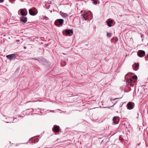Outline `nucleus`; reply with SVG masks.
<instances>
[{"label":"nucleus","instance_id":"obj_2","mask_svg":"<svg viewBox=\"0 0 148 148\" xmlns=\"http://www.w3.org/2000/svg\"><path fill=\"white\" fill-rule=\"evenodd\" d=\"M89 16V14H88V13L86 12H84V13L82 14L81 16V18L83 19H84L86 21L88 19Z\"/></svg>","mask_w":148,"mask_h":148},{"label":"nucleus","instance_id":"obj_21","mask_svg":"<svg viewBox=\"0 0 148 148\" xmlns=\"http://www.w3.org/2000/svg\"><path fill=\"white\" fill-rule=\"evenodd\" d=\"M3 2V0H0V3H2Z\"/></svg>","mask_w":148,"mask_h":148},{"label":"nucleus","instance_id":"obj_12","mask_svg":"<svg viewBox=\"0 0 148 148\" xmlns=\"http://www.w3.org/2000/svg\"><path fill=\"white\" fill-rule=\"evenodd\" d=\"M20 10V13L21 15L23 16H25L27 15V12L26 13H24V12L22 9H21Z\"/></svg>","mask_w":148,"mask_h":148},{"label":"nucleus","instance_id":"obj_5","mask_svg":"<svg viewBox=\"0 0 148 148\" xmlns=\"http://www.w3.org/2000/svg\"><path fill=\"white\" fill-rule=\"evenodd\" d=\"M6 57L10 60H14L16 58L15 55L13 54L7 55Z\"/></svg>","mask_w":148,"mask_h":148},{"label":"nucleus","instance_id":"obj_6","mask_svg":"<svg viewBox=\"0 0 148 148\" xmlns=\"http://www.w3.org/2000/svg\"><path fill=\"white\" fill-rule=\"evenodd\" d=\"M59 127L58 126L55 125L52 128V130L55 133H57L59 132Z\"/></svg>","mask_w":148,"mask_h":148},{"label":"nucleus","instance_id":"obj_3","mask_svg":"<svg viewBox=\"0 0 148 148\" xmlns=\"http://www.w3.org/2000/svg\"><path fill=\"white\" fill-rule=\"evenodd\" d=\"M62 32L64 35L67 36L68 34H73V31L72 29H65Z\"/></svg>","mask_w":148,"mask_h":148},{"label":"nucleus","instance_id":"obj_1","mask_svg":"<svg viewBox=\"0 0 148 148\" xmlns=\"http://www.w3.org/2000/svg\"><path fill=\"white\" fill-rule=\"evenodd\" d=\"M64 21V20L62 19H58L55 21V24L56 26L59 27L62 26Z\"/></svg>","mask_w":148,"mask_h":148},{"label":"nucleus","instance_id":"obj_15","mask_svg":"<svg viewBox=\"0 0 148 148\" xmlns=\"http://www.w3.org/2000/svg\"><path fill=\"white\" fill-rule=\"evenodd\" d=\"M61 65L63 66H65L66 64V62L64 61H62L61 62Z\"/></svg>","mask_w":148,"mask_h":148},{"label":"nucleus","instance_id":"obj_28","mask_svg":"<svg viewBox=\"0 0 148 148\" xmlns=\"http://www.w3.org/2000/svg\"><path fill=\"white\" fill-rule=\"evenodd\" d=\"M32 102H35V101H32Z\"/></svg>","mask_w":148,"mask_h":148},{"label":"nucleus","instance_id":"obj_27","mask_svg":"<svg viewBox=\"0 0 148 148\" xmlns=\"http://www.w3.org/2000/svg\"><path fill=\"white\" fill-rule=\"evenodd\" d=\"M17 41H19V40H17Z\"/></svg>","mask_w":148,"mask_h":148},{"label":"nucleus","instance_id":"obj_16","mask_svg":"<svg viewBox=\"0 0 148 148\" xmlns=\"http://www.w3.org/2000/svg\"><path fill=\"white\" fill-rule=\"evenodd\" d=\"M92 1H93V3L94 4L96 5L97 4V2L96 1V0H92Z\"/></svg>","mask_w":148,"mask_h":148},{"label":"nucleus","instance_id":"obj_23","mask_svg":"<svg viewBox=\"0 0 148 148\" xmlns=\"http://www.w3.org/2000/svg\"><path fill=\"white\" fill-rule=\"evenodd\" d=\"M31 101H27L26 102V103H29V102H31Z\"/></svg>","mask_w":148,"mask_h":148},{"label":"nucleus","instance_id":"obj_9","mask_svg":"<svg viewBox=\"0 0 148 148\" xmlns=\"http://www.w3.org/2000/svg\"><path fill=\"white\" fill-rule=\"evenodd\" d=\"M113 123L115 124H117L119 122V119L116 117H114L113 119Z\"/></svg>","mask_w":148,"mask_h":148},{"label":"nucleus","instance_id":"obj_10","mask_svg":"<svg viewBox=\"0 0 148 148\" xmlns=\"http://www.w3.org/2000/svg\"><path fill=\"white\" fill-rule=\"evenodd\" d=\"M60 15L62 17L64 18H68V15L67 13L60 12Z\"/></svg>","mask_w":148,"mask_h":148},{"label":"nucleus","instance_id":"obj_4","mask_svg":"<svg viewBox=\"0 0 148 148\" xmlns=\"http://www.w3.org/2000/svg\"><path fill=\"white\" fill-rule=\"evenodd\" d=\"M138 56L140 57H143L145 55V51L142 50H138L137 52Z\"/></svg>","mask_w":148,"mask_h":148},{"label":"nucleus","instance_id":"obj_7","mask_svg":"<svg viewBox=\"0 0 148 148\" xmlns=\"http://www.w3.org/2000/svg\"><path fill=\"white\" fill-rule=\"evenodd\" d=\"M133 104H134V103L132 102H129L127 105V109L129 110H131L133 109L134 108V106L133 105Z\"/></svg>","mask_w":148,"mask_h":148},{"label":"nucleus","instance_id":"obj_24","mask_svg":"<svg viewBox=\"0 0 148 148\" xmlns=\"http://www.w3.org/2000/svg\"><path fill=\"white\" fill-rule=\"evenodd\" d=\"M16 0H13L14 1H15ZM10 1H13V0H10Z\"/></svg>","mask_w":148,"mask_h":148},{"label":"nucleus","instance_id":"obj_17","mask_svg":"<svg viewBox=\"0 0 148 148\" xmlns=\"http://www.w3.org/2000/svg\"><path fill=\"white\" fill-rule=\"evenodd\" d=\"M133 79H137V77L136 75H134L133 76Z\"/></svg>","mask_w":148,"mask_h":148},{"label":"nucleus","instance_id":"obj_18","mask_svg":"<svg viewBox=\"0 0 148 148\" xmlns=\"http://www.w3.org/2000/svg\"><path fill=\"white\" fill-rule=\"evenodd\" d=\"M107 36L109 37H110L111 36V34L110 33H107Z\"/></svg>","mask_w":148,"mask_h":148},{"label":"nucleus","instance_id":"obj_25","mask_svg":"<svg viewBox=\"0 0 148 148\" xmlns=\"http://www.w3.org/2000/svg\"><path fill=\"white\" fill-rule=\"evenodd\" d=\"M26 47H24V48H25V49H26Z\"/></svg>","mask_w":148,"mask_h":148},{"label":"nucleus","instance_id":"obj_14","mask_svg":"<svg viewBox=\"0 0 148 148\" xmlns=\"http://www.w3.org/2000/svg\"><path fill=\"white\" fill-rule=\"evenodd\" d=\"M132 80V78H130L128 80H127L126 81V84H129V83L131 82Z\"/></svg>","mask_w":148,"mask_h":148},{"label":"nucleus","instance_id":"obj_19","mask_svg":"<svg viewBox=\"0 0 148 148\" xmlns=\"http://www.w3.org/2000/svg\"><path fill=\"white\" fill-rule=\"evenodd\" d=\"M135 64H136V65L135 66V67L136 68H138L139 67V65L138 63H137V64H136V63H135Z\"/></svg>","mask_w":148,"mask_h":148},{"label":"nucleus","instance_id":"obj_22","mask_svg":"<svg viewBox=\"0 0 148 148\" xmlns=\"http://www.w3.org/2000/svg\"><path fill=\"white\" fill-rule=\"evenodd\" d=\"M118 38H116V42L117 41H118Z\"/></svg>","mask_w":148,"mask_h":148},{"label":"nucleus","instance_id":"obj_8","mask_svg":"<svg viewBox=\"0 0 148 148\" xmlns=\"http://www.w3.org/2000/svg\"><path fill=\"white\" fill-rule=\"evenodd\" d=\"M20 20L23 23H25L27 21V18L26 17L22 16Z\"/></svg>","mask_w":148,"mask_h":148},{"label":"nucleus","instance_id":"obj_11","mask_svg":"<svg viewBox=\"0 0 148 148\" xmlns=\"http://www.w3.org/2000/svg\"><path fill=\"white\" fill-rule=\"evenodd\" d=\"M29 14L31 15L34 16L36 14L35 12L32 9H30L29 10Z\"/></svg>","mask_w":148,"mask_h":148},{"label":"nucleus","instance_id":"obj_26","mask_svg":"<svg viewBox=\"0 0 148 148\" xmlns=\"http://www.w3.org/2000/svg\"><path fill=\"white\" fill-rule=\"evenodd\" d=\"M147 56L148 57V54H147Z\"/></svg>","mask_w":148,"mask_h":148},{"label":"nucleus","instance_id":"obj_20","mask_svg":"<svg viewBox=\"0 0 148 148\" xmlns=\"http://www.w3.org/2000/svg\"><path fill=\"white\" fill-rule=\"evenodd\" d=\"M122 97H121V98H116L114 99H113L112 100L114 101V100H115L116 99H120Z\"/></svg>","mask_w":148,"mask_h":148},{"label":"nucleus","instance_id":"obj_13","mask_svg":"<svg viewBox=\"0 0 148 148\" xmlns=\"http://www.w3.org/2000/svg\"><path fill=\"white\" fill-rule=\"evenodd\" d=\"M113 23V21L111 20H109L107 21V24L108 25L109 27H111L112 26V25L111 23Z\"/></svg>","mask_w":148,"mask_h":148}]
</instances>
